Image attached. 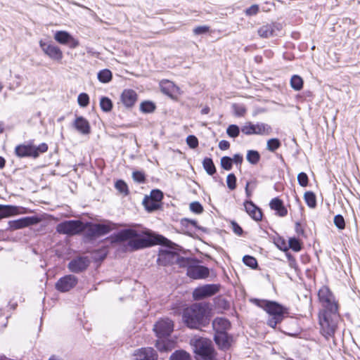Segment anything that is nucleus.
<instances>
[{
	"instance_id": "423d86ee",
	"label": "nucleus",
	"mask_w": 360,
	"mask_h": 360,
	"mask_svg": "<svg viewBox=\"0 0 360 360\" xmlns=\"http://www.w3.org/2000/svg\"><path fill=\"white\" fill-rule=\"evenodd\" d=\"M194 347V352L200 356L202 360H213L216 356L212 342L206 338H195L191 340Z\"/></svg>"
},
{
	"instance_id": "a18cd8bd",
	"label": "nucleus",
	"mask_w": 360,
	"mask_h": 360,
	"mask_svg": "<svg viewBox=\"0 0 360 360\" xmlns=\"http://www.w3.org/2000/svg\"><path fill=\"white\" fill-rule=\"evenodd\" d=\"M233 160L231 158L224 156L221 159V166L226 170H230L232 168Z\"/></svg>"
},
{
	"instance_id": "4468645a",
	"label": "nucleus",
	"mask_w": 360,
	"mask_h": 360,
	"mask_svg": "<svg viewBox=\"0 0 360 360\" xmlns=\"http://www.w3.org/2000/svg\"><path fill=\"white\" fill-rule=\"evenodd\" d=\"M78 283L77 278L72 274L66 275L60 278L56 283V288L61 292L70 291L75 288Z\"/></svg>"
},
{
	"instance_id": "b1692460",
	"label": "nucleus",
	"mask_w": 360,
	"mask_h": 360,
	"mask_svg": "<svg viewBox=\"0 0 360 360\" xmlns=\"http://www.w3.org/2000/svg\"><path fill=\"white\" fill-rule=\"evenodd\" d=\"M73 126L82 134L86 135L91 132V127L89 121L82 116L77 117Z\"/></svg>"
},
{
	"instance_id": "4c0bfd02",
	"label": "nucleus",
	"mask_w": 360,
	"mask_h": 360,
	"mask_svg": "<svg viewBox=\"0 0 360 360\" xmlns=\"http://www.w3.org/2000/svg\"><path fill=\"white\" fill-rule=\"evenodd\" d=\"M192 261L189 258H186L181 257L178 254V259L175 260L174 264L177 265L179 267H187L191 266Z\"/></svg>"
},
{
	"instance_id": "c85d7f7f",
	"label": "nucleus",
	"mask_w": 360,
	"mask_h": 360,
	"mask_svg": "<svg viewBox=\"0 0 360 360\" xmlns=\"http://www.w3.org/2000/svg\"><path fill=\"white\" fill-rule=\"evenodd\" d=\"M18 213V207L16 206L0 205V218L8 217Z\"/></svg>"
},
{
	"instance_id": "0eeeda50",
	"label": "nucleus",
	"mask_w": 360,
	"mask_h": 360,
	"mask_svg": "<svg viewBox=\"0 0 360 360\" xmlns=\"http://www.w3.org/2000/svg\"><path fill=\"white\" fill-rule=\"evenodd\" d=\"M86 230V226L80 220L64 221L56 226V231L68 236L77 235Z\"/></svg>"
},
{
	"instance_id": "72a5a7b5",
	"label": "nucleus",
	"mask_w": 360,
	"mask_h": 360,
	"mask_svg": "<svg viewBox=\"0 0 360 360\" xmlns=\"http://www.w3.org/2000/svg\"><path fill=\"white\" fill-rule=\"evenodd\" d=\"M304 200L307 205L311 208H314L316 205V200L315 194L311 191H307L304 195Z\"/></svg>"
},
{
	"instance_id": "9b49d317",
	"label": "nucleus",
	"mask_w": 360,
	"mask_h": 360,
	"mask_svg": "<svg viewBox=\"0 0 360 360\" xmlns=\"http://www.w3.org/2000/svg\"><path fill=\"white\" fill-rule=\"evenodd\" d=\"M220 285L217 284H207L195 288L193 292L195 300H201L215 295L219 290Z\"/></svg>"
},
{
	"instance_id": "c03bdc74",
	"label": "nucleus",
	"mask_w": 360,
	"mask_h": 360,
	"mask_svg": "<svg viewBox=\"0 0 360 360\" xmlns=\"http://www.w3.org/2000/svg\"><path fill=\"white\" fill-rule=\"evenodd\" d=\"M333 222L336 227L340 230L344 229L345 227V219L340 214H337L335 216Z\"/></svg>"
},
{
	"instance_id": "aec40b11",
	"label": "nucleus",
	"mask_w": 360,
	"mask_h": 360,
	"mask_svg": "<svg viewBox=\"0 0 360 360\" xmlns=\"http://www.w3.org/2000/svg\"><path fill=\"white\" fill-rule=\"evenodd\" d=\"M143 205L148 212H152L158 209V189L152 190L149 196H145L143 200Z\"/></svg>"
},
{
	"instance_id": "8fccbe9b",
	"label": "nucleus",
	"mask_w": 360,
	"mask_h": 360,
	"mask_svg": "<svg viewBox=\"0 0 360 360\" xmlns=\"http://www.w3.org/2000/svg\"><path fill=\"white\" fill-rule=\"evenodd\" d=\"M233 109L234 110L235 114L237 116H243L246 112V109L244 105L239 104H233Z\"/></svg>"
},
{
	"instance_id": "603ef678",
	"label": "nucleus",
	"mask_w": 360,
	"mask_h": 360,
	"mask_svg": "<svg viewBox=\"0 0 360 360\" xmlns=\"http://www.w3.org/2000/svg\"><path fill=\"white\" fill-rule=\"evenodd\" d=\"M190 210L196 214H200L203 211L202 206L198 202H193L190 204Z\"/></svg>"
},
{
	"instance_id": "7c9ffc66",
	"label": "nucleus",
	"mask_w": 360,
	"mask_h": 360,
	"mask_svg": "<svg viewBox=\"0 0 360 360\" xmlns=\"http://www.w3.org/2000/svg\"><path fill=\"white\" fill-rule=\"evenodd\" d=\"M202 166L207 173L210 175H212L216 172V168L213 163V161L210 158H205L202 161Z\"/></svg>"
},
{
	"instance_id": "37998d69",
	"label": "nucleus",
	"mask_w": 360,
	"mask_h": 360,
	"mask_svg": "<svg viewBox=\"0 0 360 360\" xmlns=\"http://www.w3.org/2000/svg\"><path fill=\"white\" fill-rule=\"evenodd\" d=\"M78 103L82 107H86L89 103V97L86 93H81L77 98Z\"/></svg>"
},
{
	"instance_id": "052dcab7",
	"label": "nucleus",
	"mask_w": 360,
	"mask_h": 360,
	"mask_svg": "<svg viewBox=\"0 0 360 360\" xmlns=\"http://www.w3.org/2000/svg\"><path fill=\"white\" fill-rule=\"evenodd\" d=\"M243 156L239 154H236L232 159L233 162L236 164H241L243 162Z\"/></svg>"
},
{
	"instance_id": "20e7f679",
	"label": "nucleus",
	"mask_w": 360,
	"mask_h": 360,
	"mask_svg": "<svg viewBox=\"0 0 360 360\" xmlns=\"http://www.w3.org/2000/svg\"><path fill=\"white\" fill-rule=\"evenodd\" d=\"M136 231L132 229H125L119 232L117 238L124 241L129 240V246L134 250L149 247L158 244V236L137 238Z\"/></svg>"
},
{
	"instance_id": "412c9836",
	"label": "nucleus",
	"mask_w": 360,
	"mask_h": 360,
	"mask_svg": "<svg viewBox=\"0 0 360 360\" xmlns=\"http://www.w3.org/2000/svg\"><path fill=\"white\" fill-rule=\"evenodd\" d=\"M137 101V94L132 89H124L121 94V101L127 108L132 107Z\"/></svg>"
},
{
	"instance_id": "dca6fc26",
	"label": "nucleus",
	"mask_w": 360,
	"mask_h": 360,
	"mask_svg": "<svg viewBox=\"0 0 360 360\" xmlns=\"http://www.w3.org/2000/svg\"><path fill=\"white\" fill-rule=\"evenodd\" d=\"M39 221V219L36 217H25L8 221V226L11 230H17L36 224Z\"/></svg>"
},
{
	"instance_id": "393cba45",
	"label": "nucleus",
	"mask_w": 360,
	"mask_h": 360,
	"mask_svg": "<svg viewBox=\"0 0 360 360\" xmlns=\"http://www.w3.org/2000/svg\"><path fill=\"white\" fill-rule=\"evenodd\" d=\"M279 30V25L271 23L262 26L257 31L258 34L263 38L276 35V31Z\"/></svg>"
},
{
	"instance_id": "4be33fe9",
	"label": "nucleus",
	"mask_w": 360,
	"mask_h": 360,
	"mask_svg": "<svg viewBox=\"0 0 360 360\" xmlns=\"http://www.w3.org/2000/svg\"><path fill=\"white\" fill-rule=\"evenodd\" d=\"M244 207L246 212L254 220L259 221L262 219L261 210L257 207L252 201L247 200L244 202Z\"/></svg>"
},
{
	"instance_id": "13d9d810",
	"label": "nucleus",
	"mask_w": 360,
	"mask_h": 360,
	"mask_svg": "<svg viewBox=\"0 0 360 360\" xmlns=\"http://www.w3.org/2000/svg\"><path fill=\"white\" fill-rule=\"evenodd\" d=\"M230 147V143L229 141H226V140H221L219 143V148L222 150H227L229 149Z\"/></svg>"
},
{
	"instance_id": "49530a36",
	"label": "nucleus",
	"mask_w": 360,
	"mask_h": 360,
	"mask_svg": "<svg viewBox=\"0 0 360 360\" xmlns=\"http://www.w3.org/2000/svg\"><path fill=\"white\" fill-rule=\"evenodd\" d=\"M227 186L230 190H234L236 187V178L233 174H229L226 178Z\"/></svg>"
},
{
	"instance_id": "864d4df0",
	"label": "nucleus",
	"mask_w": 360,
	"mask_h": 360,
	"mask_svg": "<svg viewBox=\"0 0 360 360\" xmlns=\"http://www.w3.org/2000/svg\"><path fill=\"white\" fill-rule=\"evenodd\" d=\"M132 178L134 181L138 183H143L145 181V175L143 172L136 171L132 174Z\"/></svg>"
},
{
	"instance_id": "c9c22d12",
	"label": "nucleus",
	"mask_w": 360,
	"mask_h": 360,
	"mask_svg": "<svg viewBox=\"0 0 360 360\" xmlns=\"http://www.w3.org/2000/svg\"><path fill=\"white\" fill-rule=\"evenodd\" d=\"M100 106L103 111L110 112L112 108V103L108 97H101L100 100Z\"/></svg>"
},
{
	"instance_id": "a878e982",
	"label": "nucleus",
	"mask_w": 360,
	"mask_h": 360,
	"mask_svg": "<svg viewBox=\"0 0 360 360\" xmlns=\"http://www.w3.org/2000/svg\"><path fill=\"white\" fill-rule=\"evenodd\" d=\"M230 326V322L224 318H216L212 322V327L215 333H226Z\"/></svg>"
},
{
	"instance_id": "2eb2a0df",
	"label": "nucleus",
	"mask_w": 360,
	"mask_h": 360,
	"mask_svg": "<svg viewBox=\"0 0 360 360\" xmlns=\"http://www.w3.org/2000/svg\"><path fill=\"white\" fill-rule=\"evenodd\" d=\"M90 260L87 257H77L72 259L68 265L70 271L75 274L85 271L89 266Z\"/></svg>"
},
{
	"instance_id": "0e129e2a",
	"label": "nucleus",
	"mask_w": 360,
	"mask_h": 360,
	"mask_svg": "<svg viewBox=\"0 0 360 360\" xmlns=\"http://www.w3.org/2000/svg\"><path fill=\"white\" fill-rule=\"evenodd\" d=\"M5 163H6L5 159L0 156V169H2L4 167Z\"/></svg>"
},
{
	"instance_id": "de8ad7c7",
	"label": "nucleus",
	"mask_w": 360,
	"mask_h": 360,
	"mask_svg": "<svg viewBox=\"0 0 360 360\" xmlns=\"http://www.w3.org/2000/svg\"><path fill=\"white\" fill-rule=\"evenodd\" d=\"M289 246L292 250L295 252H298L301 250L300 243L295 238H291L289 239Z\"/></svg>"
},
{
	"instance_id": "a19ab883",
	"label": "nucleus",
	"mask_w": 360,
	"mask_h": 360,
	"mask_svg": "<svg viewBox=\"0 0 360 360\" xmlns=\"http://www.w3.org/2000/svg\"><path fill=\"white\" fill-rule=\"evenodd\" d=\"M227 134L231 138H236L239 135L240 129L236 124H231L226 129Z\"/></svg>"
},
{
	"instance_id": "5fc2aeb1",
	"label": "nucleus",
	"mask_w": 360,
	"mask_h": 360,
	"mask_svg": "<svg viewBox=\"0 0 360 360\" xmlns=\"http://www.w3.org/2000/svg\"><path fill=\"white\" fill-rule=\"evenodd\" d=\"M210 27L207 25L198 26L193 29V33L195 35H200L203 34H206L209 32Z\"/></svg>"
},
{
	"instance_id": "f3484780",
	"label": "nucleus",
	"mask_w": 360,
	"mask_h": 360,
	"mask_svg": "<svg viewBox=\"0 0 360 360\" xmlns=\"http://www.w3.org/2000/svg\"><path fill=\"white\" fill-rule=\"evenodd\" d=\"M161 91L169 98L176 100L180 95V90L173 82L169 80L162 81L160 83Z\"/></svg>"
},
{
	"instance_id": "9d476101",
	"label": "nucleus",
	"mask_w": 360,
	"mask_h": 360,
	"mask_svg": "<svg viewBox=\"0 0 360 360\" xmlns=\"http://www.w3.org/2000/svg\"><path fill=\"white\" fill-rule=\"evenodd\" d=\"M271 127L265 123L251 122H246L241 128V131L245 135H269L271 132Z\"/></svg>"
},
{
	"instance_id": "6ab92c4d",
	"label": "nucleus",
	"mask_w": 360,
	"mask_h": 360,
	"mask_svg": "<svg viewBox=\"0 0 360 360\" xmlns=\"http://www.w3.org/2000/svg\"><path fill=\"white\" fill-rule=\"evenodd\" d=\"M186 274L193 279L205 278L209 276V269L203 266L191 265L187 269Z\"/></svg>"
},
{
	"instance_id": "e433bc0d",
	"label": "nucleus",
	"mask_w": 360,
	"mask_h": 360,
	"mask_svg": "<svg viewBox=\"0 0 360 360\" xmlns=\"http://www.w3.org/2000/svg\"><path fill=\"white\" fill-rule=\"evenodd\" d=\"M155 109V103L150 101H144L141 103L140 110L143 112L148 113L154 111Z\"/></svg>"
},
{
	"instance_id": "a211bd4d",
	"label": "nucleus",
	"mask_w": 360,
	"mask_h": 360,
	"mask_svg": "<svg viewBox=\"0 0 360 360\" xmlns=\"http://www.w3.org/2000/svg\"><path fill=\"white\" fill-rule=\"evenodd\" d=\"M173 323L170 319L166 318L159 320V349L167 350L165 347L160 348V338L161 337L169 336L173 331Z\"/></svg>"
},
{
	"instance_id": "680f3d73",
	"label": "nucleus",
	"mask_w": 360,
	"mask_h": 360,
	"mask_svg": "<svg viewBox=\"0 0 360 360\" xmlns=\"http://www.w3.org/2000/svg\"><path fill=\"white\" fill-rule=\"evenodd\" d=\"M295 230H296V232L298 234H303L304 233V231L302 229L301 225H300V224L299 222H297L295 224Z\"/></svg>"
},
{
	"instance_id": "79ce46f5",
	"label": "nucleus",
	"mask_w": 360,
	"mask_h": 360,
	"mask_svg": "<svg viewBox=\"0 0 360 360\" xmlns=\"http://www.w3.org/2000/svg\"><path fill=\"white\" fill-rule=\"evenodd\" d=\"M243 261L245 265L251 267L252 269H255L257 266V262L256 259L252 256H244Z\"/></svg>"
},
{
	"instance_id": "7ed1b4c3",
	"label": "nucleus",
	"mask_w": 360,
	"mask_h": 360,
	"mask_svg": "<svg viewBox=\"0 0 360 360\" xmlns=\"http://www.w3.org/2000/svg\"><path fill=\"white\" fill-rule=\"evenodd\" d=\"M251 302L257 306L263 308L269 315L267 320V325L275 328L278 323H280L284 317L288 314V309L280 304L268 300H260L252 299Z\"/></svg>"
},
{
	"instance_id": "ddd939ff",
	"label": "nucleus",
	"mask_w": 360,
	"mask_h": 360,
	"mask_svg": "<svg viewBox=\"0 0 360 360\" xmlns=\"http://www.w3.org/2000/svg\"><path fill=\"white\" fill-rule=\"evenodd\" d=\"M39 46L43 52L51 59L56 61H60L62 60L63 54L58 46L51 43L44 42L42 40L39 41Z\"/></svg>"
},
{
	"instance_id": "3c124183",
	"label": "nucleus",
	"mask_w": 360,
	"mask_h": 360,
	"mask_svg": "<svg viewBox=\"0 0 360 360\" xmlns=\"http://www.w3.org/2000/svg\"><path fill=\"white\" fill-rule=\"evenodd\" d=\"M186 143L191 148H195L198 146V140L193 135H189L186 138Z\"/></svg>"
},
{
	"instance_id": "e2e57ef3",
	"label": "nucleus",
	"mask_w": 360,
	"mask_h": 360,
	"mask_svg": "<svg viewBox=\"0 0 360 360\" xmlns=\"http://www.w3.org/2000/svg\"><path fill=\"white\" fill-rule=\"evenodd\" d=\"M48 360H63L61 357L59 356L53 354L51 355Z\"/></svg>"
},
{
	"instance_id": "09e8293b",
	"label": "nucleus",
	"mask_w": 360,
	"mask_h": 360,
	"mask_svg": "<svg viewBox=\"0 0 360 360\" xmlns=\"http://www.w3.org/2000/svg\"><path fill=\"white\" fill-rule=\"evenodd\" d=\"M297 181L299 184L302 187H306L308 185V176L306 173L300 172L297 175Z\"/></svg>"
},
{
	"instance_id": "f03ea898",
	"label": "nucleus",
	"mask_w": 360,
	"mask_h": 360,
	"mask_svg": "<svg viewBox=\"0 0 360 360\" xmlns=\"http://www.w3.org/2000/svg\"><path fill=\"white\" fill-rule=\"evenodd\" d=\"M185 325L191 329H199L209 324L210 309L205 303H194L185 308L182 314Z\"/></svg>"
},
{
	"instance_id": "6e6552de",
	"label": "nucleus",
	"mask_w": 360,
	"mask_h": 360,
	"mask_svg": "<svg viewBox=\"0 0 360 360\" xmlns=\"http://www.w3.org/2000/svg\"><path fill=\"white\" fill-rule=\"evenodd\" d=\"M48 150V146L46 143H43L39 145L37 147L32 145H18L15 147V154L20 158L23 157H32L37 158L40 153L46 152Z\"/></svg>"
},
{
	"instance_id": "f8f14e48",
	"label": "nucleus",
	"mask_w": 360,
	"mask_h": 360,
	"mask_svg": "<svg viewBox=\"0 0 360 360\" xmlns=\"http://www.w3.org/2000/svg\"><path fill=\"white\" fill-rule=\"evenodd\" d=\"M53 38L58 43L66 45L70 49H75L79 45V40L66 31H56Z\"/></svg>"
},
{
	"instance_id": "5701e85b",
	"label": "nucleus",
	"mask_w": 360,
	"mask_h": 360,
	"mask_svg": "<svg viewBox=\"0 0 360 360\" xmlns=\"http://www.w3.org/2000/svg\"><path fill=\"white\" fill-rule=\"evenodd\" d=\"M135 360H156L155 351L151 347L141 348L136 350Z\"/></svg>"
},
{
	"instance_id": "338daca9",
	"label": "nucleus",
	"mask_w": 360,
	"mask_h": 360,
	"mask_svg": "<svg viewBox=\"0 0 360 360\" xmlns=\"http://www.w3.org/2000/svg\"><path fill=\"white\" fill-rule=\"evenodd\" d=\"M163 198V193L162 191L159 190V202L161 201L162 198Z\"/></svg>"
},
{
	"instance_id": "bb28decb",
	"label": "nucleus",
	"mask_w": 360,
	"mask_h": 360,
	"mask_svg": "<svg viewBox=\"0 0 360 360\" xmlns=\"http://www.w3.org/2000/svg\"><path fill=\"white\" fill-rule=\"evenodd\" d=\"M271 209L276 212V214L279 217H285L288 214V210L283 205V202L278 198L272 199L269 203Z\"/></svg>"
},
{
	"instance_id": "c756f323",
	"label": "nucleus",
	"mask_w": 360,
	"mask_h": 360,
	"mask_svg": "<svg viewBox=\"0 0 360 360\" xmlns=\"http://www.w3.org/2000/svg\"><path fill=\"white\" fill-rule=\"evenodd\" d=\"M97 78L101 83H108L112 78V72L109 69L101 70L98 72Z\"/></svg>"
},
{
	"instance_id": "1a4fd4ad",
	"label": "nucleus",
	"mask_w": 360,
	"mask_h": 360,
	"mask_svg": "<svg viewBox=\"0 0 360 360\" xmlns=\"http://www.w3.org/2000/svg\"><path fill=\"white\" fill-rule=\"evenodd\" d=\"M84 225L86 226V235L91 238L104 236L115 229V224L110 221H106L104 224L86 223Z\"/></svg>"
},
{
	"instance_id": "f704fd0d",
	"label": "nucleus",
	"mask_w": 360,
	"mask_h": 360,
	"mask_svg": "<svg viewBox=\"0 0 360 360\" xmlns=\"http://www.w3.org/2000/svg\"><path fill=\"white\" fill-rule=\"evenodd\" d=\"M246 158L250 163L256 165L260 160V155L257 151L250 150L248 151Z\"/></svg>"
},
{
	"instance_id": "69168bd1",
	"label": "nucleus",
	"mask_w": 360,
	"mask_h": 360,
	"mask_svg": "<svg viewBox=\"0 0 360 360\" xmlns=\"http://www.w3.org/2000/svg\"><path fill=\"white\" fill-rule=\"evenodd\" d=\"M153 331L156 333L158 335V321L155 322L153 325Z\"/></svg>"
},
{
	"instance_id": "f257e3e1",
	"label": "nucleus",
	"mask_w": 360,
	"mask_h": 360,
	"mask_svg": "<svg viewBox=\"0 0 360 360\" xmlns=\"http://www.w3.org/2000/svg\"><path fill=\"white\" fill-rule=\"evenodd\" d=\"M321 309L319 313L321 333L328 340L333 337L339 319L338 306L332 292L327 286L321 287L318 292Z\"/></svg>"
},
{
	"instance_id": "2f4dec72",
	"label": "nucleus",
	"mask_w": 360,
	"mask_h": 360,
	"mask_svg": "<svg viewBox=\"0 0 360 360\" xmlns=\"http://www.w3.org/2000/svg\"><path fill=\"white\" fill-rule=\"evenodd\" d=\"M169 360H191V358L188 352L184 350H178L170 356Z\"/></svg>"
},
{
	"instance_id": "473e14b6",
	"label": "nucleus",
	"mask_w": 360,
	"mask_h": 360,
	"mask_svg": "<svg viewBox=\"0 0 360 360\" xmlns=\"http://www.w3.org/2000/svg\"><path fill=\"white\" fill-rule=\"evenodd\" d=\"M290 86L295 91H300L303 87V79L299 75H295L290 79Z\"/></svg>"
},
{
	"instance_id": "774afa93",
	"label": "nucleus",
	"mask_w": 360,
	"mask_h": 360,
	"mask_svg": "<svg viewBox=\"0 0 360 360\" xmlns=\"http://www.w3.org/2000/svg\"><path fill=\"white\" fill-rule=\"evenodd\" d=\"M4 130V124L0 122V134L3 132Z\"/></svg>"
},
{
	"instance_id": "39448f33",
	"label": "nucleus",
	"mask_w": 360,
	"mask_h": 360,
	"mask_svg": "<svg viewBox=\"0 0 360 360\" xmlns=\"http://www.w3.org/2000/svg\"><path fill=\"white\" fill-rule=\"evenodd\" d=\"M159 264L173 265L175 260L178 259V246L167 239L162 236L159 235Z\"/></svg>"
},
{
	"instance_id": "58836bf2",
	"label": "nucleus",
	"mask_w": 360,
	"mask_h": 360,
	"mask_svg": "<svg viewBox=\"0 0 360 360\" xmlns=\"http://www.w3.org/2000/svg\"><path fill=\"white\" fill-rule=\"evenodd\" d=\"M281 146V142L278 139H271L267 141L266 148L269 151L274 152Z\"/></svg>"
},
{
	"instance_id": "ea45409f",
	"label": "nucleus",
	"mask_w": 360,
	"mask_h": 360,
	"mask_svg": "<svg viewBox=\"0 0 360 360\" xmlns=\"http://www.w3.org/2000/svg\"><path fill=\"white\" fill-rule=\"evenodd\" d=\"M115 188L120 193L127 195L129 193L128 186L127 184L122 180H118L115 184Z\"/></svg>"
},
{
	"instance_id": "cd10ccee",
	"label": "nucleus",
	"mask_w": 360,
	"mask_h": 360,
	"mask_svg": "<svg viewBox=\"0 0 360 360\" xmlns=\"http://www.w3.org/2000/svg\"><path fill=\"white\" fill-rule=\"evenodd\" d=\"M214 340L217 345L222 349H226L230 347V338L226 333H215Z\"/></svg>"
},
{
	"instance_id": "bf43d9fd",
	"label": "nucleus",
	"mask_w": 360,
	"mask_h": 360,
	"mask_svg": "<svg viewBox=\"0 0 360 360\" xmlns=\"http://www.w3.org/2000/svg\"><path fill=\"white\" fill-rule=\"evenodd\" d=\"M232 227L234 233L238 235H240L243 232L241 227L236 222H232Z\"/></svg>"
},
{
	"instance_id": "6e6d98bb",
	"label": "nucleus",
	"mask_w": 360,
	"mask_h": 360,
	"mask_svg": "<svg viewBox=\"0 0 360 360\" xmlns=\"http://www.w3.org/2000/svg\"><path fill=\"white\" fill-rule=\"evenodd\" d=\"M256 188V182H247L245 186V193L248 198L252 195L253 190Z\"/></svg>"
},
{
	"instance_id": "4d7b16f0",
	"label": "nucleus",
	"mask_w": 360,
	"mask_h": 360,
	"mask_svg": "<svg viewBox=\"0 0 360 360\" xmlns=\"http://www.w3.org/2000/svg\"><path fill=\"white\" fill-rule=\"evenodd\" d=\"M259 12V6L257 4L252 5L249 8H248L245 13L246 15H255Z\"/></svg>"
}]
</instances>
